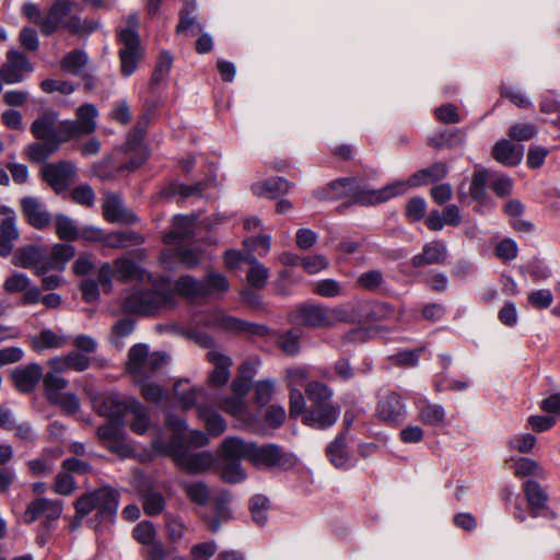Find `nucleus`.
Returning <instances> with one entry per match:
<instances>
[{
	"label": "nucleus",
	"instance_id": "nucleus-1",
	"mask_svg": "<svg viewBox=\"0 0 560 560\" xmlns=\"http://www.w3.org/2000/svg\"><path fill=\"white\" fill-rule=\"evenodd\" d=\"M96 407L103 416L109 420L97 429V436L104 445L119 457H128L133 452L132 446L126 440L120 419L127 415L132 417L131 430L137 434H143L149 428V418L145 408L137 400L121 401L116 396H106Z\"/></svg>",
	"mask_w": 560,
	"mask_h": 560
},
{
	"label": "nucleus",
	"instance_id": "nucleus-2",
	"mask_svg": "<svg viewBox=\"0 0 560 560\" xmlns=\"http://www.w3.org/2000/svg\"><path fill=\"white\" fill-rule=\"evenodd\" d=\"M446 173L447 168L445 164L435 163L428 168H423L415 173L408 180H397L381 189H371L354 179L342 178L335 180L329 185V197H347L355 203L376 205L387 201L393 197L402 195L411 187H418L439 180L443 178Z\"/></svg>",
	"mask_w": 560,
	"mask_h": 560
},
{
	"label": "nucleus",
	"instance_id": "nucleus-3",
	"mask_svg": "<svg viewBox=\"0 0 560 560\" xmlns=\"http://www.w3.org/2000/svg\"><path fill=\"white\" fill-rule=\"evenodd\" d=\"M250 446L252 442L237 436H228L223 440L218 451L222 462L221 477L223 480L230 483H237L246 478V472L240 460H247Z\"/></svg>",
	"mask_w": 560,
	"mask_h": 560
},
{
	"label": "nucleus",
	"instance_id": "nucleus-4",
	"mask_svg": "<svg viewBox=\"0 0 560 560\" xmlns=\"http://www.w3.org/2000/svg\"><path fill=\"white\" fill-rule=\"evenodd\" d=\"M175 305L174 295L160 290H133L121 303L125 313L149 316Z\"/></svg>",
	"mask_w": 560,
	"mask_h": 560
},
{
	"label": "nucleus",
	"instance_id": "nucleus-5",
	"mask_svg": "<svg viewBox=\"0 0 560 560\" xmlns=\"http://www.w3.org/2000/svg\"><path fill=\"white\" fill-rule=\"evenodd\" d=\"M73 2L71 0H57L48 10L45 18L40 21V32L44 35H51L59 28H67L74 33H92L98 27V23L91 21L81 24L75 16L67 20Z\"/></svg>",
	"mask_w": 560,
	"mask_h": 560
},
{
	"label": "nucleus",
	"instance_id": "nucleus-6",
	"mask_svg": "<svg viewBox=\"0 0 560 560\" xmlns=\"http://www.w3.org/2000/svg\"><path fill=\"white\" fill-rule=\"evenodd\" d=\"M152 446L159 454L173 457L176 465L189 474L205 472L215 463L213 454L208 451L190 453L179 444H164L160 439L155 440Z\"/></svg>",
	"mask_w": 560,
	"mask_h": 560
},
{
	"label": "nucleus",
	"instance_id": "nucleus-7",
	"mask_svg": "<svg viewBox=\"0 0 560 560\" xmlns=\"http://www.w3.org/2000/svg\"><path fill=\"white\" fill-rule=\"evenodd\" d=\"M139 21L137 15L131 14L126 20V26L119 30V49L120 71L129 77L137 70L138 61L142 58L143 50L140 45L138 34Z\"/></svg>",
	"mask_w": 560,
	"mask_h": 560
},
{
	"label": "nucleus",
	"instance_id": "nucleus-8",
	"mask_svg": "<svg viewBox=\"0 0 560 560\" xmlns=\"http://www.w3.org/2000/svg\"><path fill=\"white\" fill-rule=\"evenodd\" d=\"M168 361L164 352H149L145 345L139 343L129 350L127 370L137 382H143L161 370Z\"/></svg>",
	"mask_w": 560,
	"mask_h": 560
},
{
	"label": "nucleus",
	"instance_id": "nucleus-9",
	"mask_svg": "<svg viewBox=\"0 0 560 560\" xmlns=\"http://www.w3.org/2000/svg\"><path fill=\"white\" fill-rule=\"evenodd\" d=\"M247 462L258 469H291L296 465V457L287 453L277 444H257L252 442Z\"/></svg>",
	"mask_w": 560,
	"mask_h": 560
},
{
	"label": "nucleus",
	"instance_id": "nucleus-10",
	"mask_svg": "<svg viewBox=\"0 0 560 560\" xmlns=\"http://www.w3.org/2000/svg\"><path fill=\"white\" fill-rule=\"evenodd\" d=\"M77 513L83 517L97 510L102 518H113L118 509V495L110 488H102L95 492L81 497L75 502Z\"/></svg>",
	"mask_w": 560,
	"mask_h": 560
},
{
	"label": "nucleus",
	"instance_id": "nucleus-11",
	"mask_svg": "<svg viewBox=\"0 0 560 560\" xmlns=\"http://www.w3.org/2000/svg\"><path fill=\"white\" fill-rule=\"evenodd\" d=\"M97 109L92 104H84L77 110V120H63L62 133L67 141L90 135L96 129Z\"/></svg>",
	"mask_w": 560,
	"mask_h": 560
},
{
	"label": "nucleus",
	"instance_id": "nucleus-12",
	"mask_svg": "<svg viewBox=\"0 0 560 560\" xmlns=\"http://www.w3.org/2000/svg\"><path fill=\"white\" fill-rule=\"evenodd\" d=\"M44 180L57 192L66 191L74 180L77 168L70 162L46 164L42 168Z\"/></svg>",
	"mask_w": 560,
	"mask_h": 560
},
{
	"label": "nucleus",
	"instance_id": "nucleus-13",
	"mask_svg": "<svg viewBox=\"0 0 560 560\" xmlns=\"http://www.w3.org/2000/svg\"><path fill=\"white\" fill-rule=\"evenodd\" d=\"M167 429L172 431V440L166 444H179L185 447V444L194 446H205L209 443V438L200 430H190L184 420L180 418L168 416L166 420Z\"/></svg>",
	"mask_w": 560,
	"mask_h": 560
},
{
	"label": "nucleus",
	"instance_id": "nucleus-14",
	"mask_svg": "<svg viewBox=\"0 0 560 560\" xmlns=\"http://www.w3.org/2000/svg\"><path fill=\"white\" fill-rule=\"evenodd\" d=\"M33 66L22 52L11 49L7 52L5 62L0 68V78L7 84L21 82L24 77L33 72Z\"/></svg>",
	"mask_w": 560,
	"mask_h": 560
},
{
	"label": "nucleus",
	"instance_id": "nucleus-15",
	"mask_svg": "<svg viewBox=\"0 0 560 560\" xmlns=\"http://www.w3.org/2000/svg\"><path fill=\"white\" fill-rule=\"evenodd\" d=\"M3 289L10 294L23 293L22 304L35 305L40 302V290L22 272H13L3 282Z\"/></svg>",
	"mask_w": 560,
	"mask_h": 560
},
{
	"label": "nucleus",
	"instance_id": "nucleus-16",
	"mask_svg": "<svg viewBox=\"0 0 560 560\" xmlns=\"http://www.w3.org/2000/svg\"><path fill=\"white\" fill-rule=\"evenodd\" d=\"M377 417L386 423H398L406 418L407 409L401 397L395 392H388L381 396L377 408Z\"/></svg>",
	"mask_w": 560,
	"mask_h": 560
},
{
	"label": "nucleus",
	"instance_id": "nucleus-17",
	"mask_svg": "<svg viewBox=\"0 0 560 560\" xmlns=\"http://www.w3.org/2000/svg\"><path fill=\"white\" fill-rule=\"evenodd\" d=\"M58 116L54 112H45L36 118L32 126L31 131L38 140H48L55 142L58 138L63 136L62 121L57 126Z\"/></svg>",
	"mask_w": 560,
	"mask_h": 560
},
{
	"label": "nucleus",
	"instance_id": "nucleus-18",
	"mask_svg": "<svg viewBox=\"0 0 560 560\" xmlns=\"http://www.w3.org/2000/svg\"><path fill=\"white\" fill-rule=\"evenodd\" d=\"M103 214L112 223L131 224L137 221L136 214L125 208L120 197L116 194H107L104 197Z\"/></svg>",
	"mask_w": 560,
	"mask_h": 560
},
{
	"label": "nucleus",
	"instance_id": "nucleus-19",
	"mask_svg": "<svg viewBox=\"0 0 560 560\" xmlns=\"http://www.w3.org/2000/svg\"><path fill=\"white\" fill-rule=\"evenodd\" d=\"M47 365L55 373H66L69 371L83 372L91 366V359L77 351H70L66 355L51 358Z\"/></svg>",
	"mask_w": 560,
	"mask_h": 560
},
{
	"label": "nucleus",
	"instance_id": "nucleus-20",
	"mask_svg": "<svg viewBox=\"0 0 560 560\" xmlns=\"http://www.w3.org/2000/svg\"><path fill=\"white\" fill-rule=\"evenodd\" d=\"M340 410L331 404L312 406L304 416V423L315 429L331 427L339 418Z\"/></svg>",
	"mask_w": 560,
	"mask_h": 560
},
{
	"label": "nucleus",
	"instance_id": "nucleus-21",
	"mask_svg": "<svg viewBox=\"0 0 560 560\" xmlns=\"http://www.w3.org/2000/svg\"><path fill=\"white\" fill-rule=\"evenodd\" d=\"M62 512V506L58 501L48 499H37L32 502L24 515L27 523H33L38 517H44L47 522L57 520Z\"/></svg>",
	"mask_w": 560,
	"mask_h": 560
},
{
	"label": "nucleus",
	"instance_id": "nucleus-22",
	"mask_svg": "<svg viewBox=\"0 0 560 560\" xmlns=\"http://www.w3.org/2000/svg\"><path fill=\"white\" fill-rule=\"evenodd\" d=\"M195 320L196 324H201L212 329L238 331L244 328V325L240 320L230 315H226L220 310H212L207 312L198 316Z\"/></svg>",
	"mask_w": 560,
	"mask_h": 560
},
{
	"label": "nucleus",
	"instance_id": "nucleus-23",
	"mask_svg": "<svg viewBox=\"0 0 560 560\" xmlns=\"http://www.w3.org/2000/svg\"><path fill=\"white\" fill-rule=\"evenodd\" d=\"M523 155L524 147L513 144L506 139L499 140L492 149L493 159L505 166L518 165L523 160Z\"/></svg>",
	"mask_w": 560,
	"mask_h": 560
},
{
	"label": "nucleus",
	"instance_id": "nucleus-24",
	"mask_svg": "<svg viewBox=\"0 0 560 560\" xmlns=\"http://www.w3.org/2000/svg\"><path fill=\"white\" fill-rule=\"evenodd\" d=\"M22 210L28 223L35 229L43 230L50 223V214L38 199L25 197L21 201Z\"/></svg>",
	"mask_w": 560,
	"mask_h": 560
},
{
	"label": "nucleus",
	"instance_id": "nucleus-25",
	"mask_svg": "<svg viewBox=\"0 0 560 560\" xmlns=\"http://www.w3.org/2000/svg\"><path fill=\"white\" fill-rule=\"evenodd\" d=\"M447 258L446 245L441 241H432L423 246L422 253L412 257L413 267L444 264Z\"/></svg>",
	"mask_w": 560,
	"mask_h": 560
},
{
	"label": "nucleus",
	"instance_id": "nucleus-26",
	"mask_svg": "<svg viewBox=\"0 0 560 560\" xmlns=\"http://www.w3.org/2000/svg\"><path fill=\"white\" fill-rule=\"evenodd\" d=\"M209 362L213 365L209 382L213 386L224 385L230 378L231 359L218 350H211L207 353Z\"/></svg>",
	"mask_w": 560,
	"mask_h": 560
},
{
	"label": "nucleus",
	"instance_id": "nucleus-27",
	"mask_svg": "<svg viewBox=\"0 0 560 560\" xmlns=\"http://www.w3.org/2000/svg\"><path fill=\"white\" fill-rule=\"evenodd\" d=\"M43 375L39 364L32 363L23 368H18L12 372V380L15 387L23 393L31 392Z\"/></svg>",
	"mask_w": 560,
	"mask_h": 560
},
{
	"label": "nucleus",
	"instance_id": "nucleus-28",
	"mask_svg": "<svg viewBox=\"0 0 560 560\" xmlns=\"http://www.w3.org/2000/svg\"><path fill=\"white\" fill-rule=\"evenodd\" d=\"M418 419L425 425H442L445 422L446 412L441 405L430 402L428 399L419 398L415 402Z\"/></svg>",
	"mask_w": 560,
	"mask_h": 560
},
{
	"label": "nucleus",
	"instance_id": "nucleus-29",
	"mask_svg": "<svg viewBox=\"0 0 560 560\" xmlns=\"http://www.w3.org/2000/svg\"><path fill=\"white\" fill-rule=\"evenodd\" d=\"M196 219L195 215L174 217L172 230L164 236V243L167 245L182 244L191 234Z\"/></svg>",
	"mask_w": 560,
	"mask_h": 560
},
{
	"label": "nucleus",
	"instance_id": "nucleus-30",
	"mask_svg": "<svg viewBox=\"0 0 560 560\" xmlns=\"http://www.w3.org/2000/svg\"><path fill=\"white\" fill-rule=\"evenodd\" d=\"M505 467L513 471L516 477L525 478L535 476L538 478L545 477V470L538 462L528 457H514L506 458Z\"/></svg>",
	"mask_w": 560,
	"mask_h": 560
},
{
	"label": "nucleus",
	"instance_id": "nucleus-31",
	"mask_svg": "<svg viewBox=\"0 0 560 560\" xmlns=\"http://www.w3.org/2000/svg\"><path fill=\"white\" fill-rule=\"evenodd\" d=\"M219 407L245 425H252L255 421V417L248 411L247 404L243 397L234 395L223 398L219 402Z\"/></svg>",
	"mask_w": 560,
	"mask_h": 560
},
{
	"label": "nucleus",
	"instance_id": "nucleus-32",
	"mask_svg": "<svg viewBox=\"0 0 560 560\" xmlns=\"http://www.w3.org/2000/svg\"><path fill=\"white\" fill-rule=\"evenodd\" d=\"M296 319L313 327L329 326L328 307L324 305H302L296 311Z\"/></svg>",
	"mask_w": 560,
	"mask_h": 560
},
{
	"label": "nucleus",
	"instance_id": "nucleus-33",
	"mask_svg": "<svg viewBox=\"0 0 560 560\" xmlns=\"http://www.w3.org/2000/svg\"><path fill=\"white\" fill-rule=\"evenodd\" d=\"M35 351L61 349L68 343V336L51 329H43L31 339Z\"/></svg>",
	"mask_w": 560,
	"mask_h": 560
},
{
	"label": "nucleus",
	"instance_id": "nucleus-34",
	"mask_svg": "<svg viewBox=\"0 0 560 560\" xmlns=\"http://www.w3.org/2000/svg\"><path fill=\"white\" fill-rule=\"evenodd\" d=\"M174 395L183 409H190L203 398L205 392L187 381H179L174 385Z\"/></svg>",
	"mask_w": 560,
	"mask_h": 560
},
{
	"label": "nucleus",
	"instance_id": "nucleus-35",
	"mask_svg": "<svg viewBox=\"0 0 560 560\" xmlns=\"http://www.w3.org/2000/svg\"><path fill=\"white\" fill-rule=\"evenodd\" d=\"M62 138L63 136L58 138L55 142L42 140V142L32 143L25 148L24 154L31 162H43L55 153L61 143L67 142V139Z\"/></svg>",
	"mask_w": 560,
	"mask_h": 560
},
{
	"label": "nucleus",
	"instance_id": "nucleus-36",
	"mask_svg": "<svg viewBox=\"0 0 560 560\" xmlns=\"http://www.w3.org/2000/svg\"><path fill=\"white\" fill-rule=\"evenodd\" d=\"M115 277L122 281H142L145 278L144 270L127 257L117 258L114 261Z\"/></svg>",
	"mask_w": 560,
	"mask_h": 560
},
{
	"label": "nucleus",
	"instance_id": "nucleus-37",
	"mask_svg": "<svg viewBox=\"0 0 560 560\" xmlns=\"http://www.w3.org/2000/svg\"><path fill=\"white\" fill-rule=\"evenodd\" d=\"M198 417L211 436H219L226 430V422L217 411L208 406L197 407Z\"/></svg>",
	"mask_w": 560,
	"mask_h": 560
},
{
	"label": "nucleus",
	"instance_id": "nucleus-38",
	"mask_svg": "<svg viewBox=\"0 0 560 560\" xmlns=\"http://www.w3.org/2000/svg\"><path fill=\"white\" fill-rule=\"evenodd\" d=\"M171 293L174 295L175 302L176 295L195 300L206 295V285L201 281H197L189 276H184L176 281L174 292L172 291Z\"/></svg>",
	"mask_w": 560,
	"mask_h": 560
},
{
	"label": "nucleus",
	"instance_id": "nucleus-39",
	"mask_svg": "<svg viewBox=\"0 0 560 560\" xmlns=\"http://www.w3.org/2000/svg\"><path fill=\"white\" fill-rule=\"evenodd\" d=\"M288 188L289 184L283 178H273L252 186V190L256 196L267 198H277L279 195L285 192Z\"/></svg>",
	"mask_w": 560,
	"mask_h": 560
},
{
	"label": "nucleus",
	"instance_id": "nucleus-40",
	"mask_svg": "<svg viewBox=\"0 0 560 560\" xmlns=\"http://www.w3.org/2000/svg\"><path fill=\"white\" fill-rule=\"evenodd\" d=\"M13 264L16 267L34 269L37 276L44 275L47 270L45 266H40L37 261V249L33 247L24 248L18 252L13 257Z\"/></svg>",
	"mask_w": 560,
	"mask_h": 560
},
{
	"label": "nucleus",
	"instance_id": "nucleus-41",
	"mask_svg": "<svg viewBox=\"0 0 560 560\" xmlns=\"http://www.w3.org/2000/svg\"><path fill=\"white\" fill-rule=\"evenodd\" d=\"M327 456L331 464L338 468H345L348 466L349 456L346 451L345 436H337L330 445L327 447Z\"/></svg>",
	"mask_w": 560,
	"mask_h": 560
},
{
	"label": "nucleus",
	"instance_id": "nucleus-42",
	"mask_svg": "<svg viewBox=\"0 0 560 560\" xmlns=\"http://www.w3.org/2000/svg\"><path fill=\"white\" fill-rule=\"evenodd\" d=\"M523 490L532 509L539 510L545 508L548 501V495L538 482L527 480L523 485Z\"/></svg>",
	"mask_w": 560,
	"mask_h": 560
},
{
	"label": "nucleus",
	"instance_id": "nucleus-43",
	"mask_svg": "<svg viewBox=\"0 0 560 560\" xmlns=\"http://www.w3.org/2000/svg\"><path fill=\"white\" fill-rule=\"evenodd\" d=\"M142 242L143 238L133 232H114L104 237V245L112 248L128 247Z\"/></svg>",
	"mask_w": 560,
	"mask_h": 560
},
{
	"label": "nucleus",
	"instance_id": "nucleus-44",
	"mask_svg": "<svg viewBox=\"0 0 560 560\" xmlns=\"http://www.w3.org/2000/svg\"><path fill=\"white\" fill-rule=\"evenodd\" d=\"M306 396L312 406L330 404L332 390L325 384L319 382H310L305 388Z\"/></svg>",
	"mask_w": 560,
	"mask_h": 560
},
{
	"label": "nucleus",
	"instance_id": "nucleus-45",
	"mask_svg": "<svg viewBox=\"0 0 560 560\" xmlns=\"http://www.w3.org/2000/svg\"><path fill=\"white\" fill-rule=\"evenodd\" d=\"M74 256V248L68 244H56L51 249L48 269H63L65 265Z\"/></svg>",
	"mask_w": 560,
	"mask_h": 560
},
{
	"label": "nucleus",
	"instance_id": "nucleus-46",
	"mask_svg": "<svg viewBox=\"0 0 560 560\" xmlns=\"http://www.w3.org/2000/svg\"><path fill=\"white\" fill-rule=\"evenodd\" d=\"M536 436L530 433H518L510 436L506 441V447L511 452L522 454L530 453L536 445Z\"/></svg>",
	"mask_w": 560,
	"mask_h": 560
},
{
	"label": "nucleus",
	"instance_id": "nucleus-47",
	"mask_svg": "<svg viewBox=\"0 0 560 560\" xmlns=\"http://www.w3.org/2000/svg\"><path fill=\"white\" fill-rule=\"evenodd\" d=\"M229 502H230V495L228 493H222L215 502V510H217L218 518H209L206 516L203 517L206 523L208 524L209 528L212 532L219 530L221 521H228L232 517L231 511L228 506Z\"/></svg>",
	"mask_w": 560,
	"mask_h": 560
},
{
	"label": "nucleus",
	"instance_id": "nucleus-48",
	"mask_svg": "<svg viewBox=\"0 0 560 560\" xmlns=\"http://www.w3.org/2000/svg\"><path fill=\"white\" fill-rule=\"evenodd\" d=\"M0 235L12 240L19 237L15 213L8 207H0Z\"/></svg>",
	"mask_w": 560,
	"mask_h": 560
},
{
	"label": "nucleus",
	"instance_id": "nucleus-49",
	"mask_svg": "<svg viewBox=\"0 0 560 560\" xmlns=\"http://www.w3.org/2000/svg\"><path fill=\"white\" fill-rule=\"evenodd\" d=\"M182 488L187 498L196 504L203 505L210 498L209 488L203 482H184Z\"/></svg>",
	"mask_w": 560,
	"mask_h": 560
},
{
	"label": "nucleus",
	"instance_id": "nucleus-50",
	"mask_svg": "<svg viewBox=\"0 0 560 560\" xmlns=\"http://www.w3.org/2000/svg\"><path fill=\"white\" fill-rule=\"evenodd\" d=\"M56 233L59 238L73 241L78 238L79 231L73 220L63 214H58L55 219Z\"/></svg>",
	"mask_w": 560,
	"mask_h": 560
},
{
	"label": "nucleus",
	"instance_id": "nucleus-51",
	"mask_svg": "<svg viewBox=\"0 0 560 560\" xmlns=\"http://www.w3.org/2000/svg\"><path fill=\"white\" fill-rule=\"evenodd\" d=\"M67 385V380L57 375L55 372L48 373L44 377L45 392L49 401L58 399V396L62 394V389H65Z\"/></svg>",
	"mask_w": 560,
	"mask_h": 560
},
{
	"label": "nucleus",
	"instance_id": "nucleus-52",
	"mask_svg": "<svg viewBox=\"0 0 560 560\" xmlns=\"http://www.w3.org/2000/svg\"><path fill=\"white\" fill-rule=\"evenodd\" d=\"M248 262L250 265L247 273L248 283L256 288L264 287L268 279V270L254 256H250Z\"/></svg>",
	"mask_w": 560,
	"mask_h": 560
},
{
	"label": "nucleus",
	"instance_id": "nucleus-53",
	"mask_svg": "<svg viewBox=\"0 0 560 560\" xmlns=\"http://www.w3.org/2000/svg\"><path fill=\"white\" fill-rule=\"evenodd\" d=\"M275 382L272 380H262L255 384L254 399L259 407L266 406L275 394Z\"/></svg>",
	"mask_w": 560,
	"mask_h": 560
},
{
	"label": "nucleus",
	"instance_id": "nucleus-54",
	"mask_svg": "<svg viewBox=\"0 0 560 560\" xmlns=\"http://www.w3.org/2000/svg\"><path fill=\"white\" fill-rule=\"evenodd\" d=\"M313 291L323 298H336L342 294V285L335 279H323L314 283Z\"/></svg>",
	"mask_w": 560,
	"mask_h": 560
},
{
	"label": "nucleus",
	"instance_id": "nucleus-55",
	"mask_svg": "<svg viewBox=\"0 0 560 560\" xmlns=\"http://www.w3.org/2000/svg\"><path fill=\"white\" fill-rule=\"evenodd\" d=\"M88 58L83 51L74 50L65 56L61 68L70 73L78 74L86 65Z\"/></svg>",
	"mask_w": 560,
	"mask_h": 560
},
{
	"label": "nucleus",
	"instance_id": "nucleus-56",
	"mask_svg": "<svg viewBox=\"0 0 560 560\" xmlns=\"http://www.w3.org/2000/svg\"><path fill=\"white\" fill-rule=\"evenodd\" d=\"M202 283L206 285V295L211 293H224L229 290L226 278L219 272H209Z\"/></svg>",
	"mask_w": 560,
	"mask_h": 560
},
{
	"label": "nucleus",
	"instance_id": "nucleus-57",
	"mask_svg": "<svg viewBox=\"0 0 560 560\" xmlns=\"http://www.w3.org/2000/svg\"><path fill=\"white\" fill-rule=\"evenodd\" d=\"M250 513L254 521L262 525L267 521L268 499L264 495H255L249 504Z\"/></svg>",
	"mask_w": 560,
	"mask_h": 560
},
{
	"label": "nucleus",
	"instance_id": "nucleus-58",
	"mask_svg": "<svg viewBox=\"0 0 560 560\" xmlns=\"http://www.w3.org/2000/svg\"><path fill=\"white\" fill-rule=\"evenodd\" d=\"M537 133V129L529 122H516L509 129V136L515 141L530 140Z\"/></svg>",
	"mask_w": 560,
	"mask_h": 560
},
{
	"label": "nucleus",
	"instance_id": "nucleus-59",
	"mask_svg": "<svg viewBox=\"0 0 560 560\" xmlns=\"http://www.w3.org/2000/svg\"><path fill=\"white\" fill-rule=\"evenodd\" d=\"M302 268L310 275L318 273L328 268L329 261L324 255L302 257Z\"/></svg>",
	"mask_w": 560,
	"mask_h": 560
},
{
	"label": "nucleus",
	"instance_id": "nucleus-60",
	"mask_svg": "<svg viewBox=\"0 0 560 560\" xmlns=\"http://www.w3.org/2000/svg\"><path fill=\"white\" fill-rule=\"evenodd\" d=\"M166 533L172 542L179 541L186 532L185 523L177 516L166 515Z\"/></svg>",
	"mask_w": 560,
	"mask_h": 560
},
{
	"label": "nucleus",
	"instance_id": "nucleus-61",
	"mask_svg": "<svg viewBox=\"0 0 560 560\" xmlns=\"http://www.w3.org/2000/svg\"><path fill=\"white\" fill-rule=\"evenodd\" d=\"M133 537L138 542L142 545H149L153 542L156 540V532L153 524L147 521L139 523L133 529Z\"/></svg>",
	"mask_w": 560,
	"mask_h": 560
},
{
	"label": "nucleus",
	"instance_id": "nucleus-62",
	"mask_svg": "<svg viewBox=\"0 0 560 560\" xmlns=\"http://www.w3.org/2000/svg\"><path fill=\"white\" fill-rule=\"evenodd\" d=\"M72 200L84 207H91L95 201V194L89 185H79L71 190Z\"/></svg>",
	"mask_w": 560,
	"mask_h": 560
},
{
	"label": "nucleus",
	"instance_id": "nucleus-63",
	"mask_svg": "<svg viewBox=\"0 0 560 560\" xmlns=\"http://www.w3.org/2000/svg\"><path fill=\"white\" fill-rule=\"evenodd\" d=\"M165 506V500L162 494L156 492H150L143 498V509L148 515L160 514Z\"/></svg>",
	"mask_w": 560,
	"mask_h": 560
},
{
	"label": "nucleus",
	"instance_id": "nucleus-64",
	"mask_svg": "<svg viewBox=\"0 0 560 560\" xmlns=\"http://www.w3.org/2000/svg\"><path fill=\"white\" fill-rule=\"evenodd\" d=\"M277 342L280 349L289 355H294L300 351L299 336L293 331L280 335Z\"/></svg>",
	"mask_w": 560,
	"mask_h": 560
}]
</instances>
